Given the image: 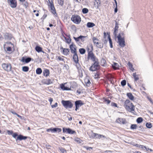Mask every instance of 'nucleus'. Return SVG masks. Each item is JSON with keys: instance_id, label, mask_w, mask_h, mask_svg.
<instances>
[{"instance_id": "nucleus-1", "label": "nucleus", "mask_w": 153, "mask_h": 153, "mask_svg": "<svg viewBox=\"0 0 153 153\" xmlns=\"http://www.w3.org/2000/svg\"><path fill=\"white\" fill-rule=\"evenodd\" d=\"M89 47L91 48L90 51H89V49L88 48V59H91L92 61L94 62L98 61V59L95 56L92 51L93 50V47L92 44L89 45Z\"/></svg>"}, {"instance_id": "nucleus-2", "label": "nucleus", "mask_w": 153, "mask_h": 153, "mask_svg": "<svg viewBox=\"0 0 153 153\" xmlns=\"http://www.w3.org/2000/svg\"><path fill=\"white\" fill-rule=\"evenodd\" d=\"M123 35L124 33L123 32H121L117 36V38L118 39V42L120 46L121 47H123L125 45V39L123 37Z\"/></svg>"}, {"instance_id": "nucleus-3", "label": "nucleus", "mask_w": 153, "mask_h": 153, "mask_svg": "<svg viewBox=\"0 0 153 153\" xmlns=\"http://www.w3.org/2000/svg\"><path fill=\"white\" fill-rule=\"evenodd\" d=\"M124 106L129 111H133L134 110V105L128 100H126L124 102Z\"/></svg>"}, {"instance_id": "nucleus-4", "label": "nucleus", "mask_w": 153, "mask_h": 153, "mask_svg": "<svg viewBox=\"0 0 153 153\" xmlns=\"http://www.w3.org/2000/svg\"><path fill=\"white\" fill-rule=\"evenodd\" d=\"M92 40L94 44L97 47L100 48H102L103 47V44L97 38L95 37H93L92 38Z\"/></svg>"}, {"instance_id": "nucleus-5", "label": "nucleus", "mask_w": 153, "mask_h": 153, "mask_svg": "<svg viewBox=\"0 0 153 153\" xmlns=\"http://www.w3.org/2000/svg\"><path fill=\"white\" fill-rule=\"evenodd\" d=\"M61 102L63 106L66 108H71L73 106V104L69 100H64L62 101Z\"/></svg>"}, {"instance_id": "nucleus-6", "label": "nucleus", "mask_w": 153, "mask_h": 153, "mask_svg": "<svg viewBox=\"0 0 153 153\" xmlns=\"http://www.w3.org/2000/svg\"><path fill=\"white\" fill-rule=\"evenodd\" d=\"M100 65L98 61L94 62V64L90 67V70L92 71H94L100 68Z\"/></svg>"}, {"instance_id": "nucleus-7", "label": "nucleus", "mask_w": 153, "mask_h": 153, "mask_svg": "<svg viewBox=\"0 0 153 153\" xmlns=\"http://www.w3.org/2000/svg\"><path fill=\"white\" fill-rule=\"evenodd\" d=\"M71 20L76 24H79L81 21V19L80 16L77 15H72Z\"/></svg>"}, {"instance_id": "nucleus-8", "label": "nucleus", "mask_w": 153, "mask_h": 153, "mask_svg": "<svg viewBox=\"0 0 153 153\" xmlns=\"http://www.w3.org/2000/svg\"><path fill=\"white\" fill-rule=\"evenodd\" d=\"M7 2L9 5L12 8L16 7L17 3L16 0H7Z\"/></svg>"}, {"instance_id": "nucleus-9", "label": "nucleus", "mask_w": 153, "mask_h": 153, "mask_svg": "<svg viewBox=\"0 0 153 153\" xmlns=\"http://www.w3.org/2000/svg\"><path fill=\"white\" fill-rule=\"evenodd\" d=\"M2 67L5 70L7 71H10L11 68V66L10 64L3 63L2 65Z\"/></svg>"}, {"instance_id": "nucleus-10", "label": "nucleus", "mask_w": 153, "mask_h": 153, "mask_svg": "<svg viewBox=\"0 0 153 153\" xmlns=\"http://www.w3.org/2000/svg\"><path fill=\"white\" fill-rule=\"evenodd\" d=\"M48 6L50 7L51 8V12L54 15L56 14V15H57L56 10L53 3L49 1Z\"/></svg>"}, {"instance_id": "nucleus-11", "label": "nucleus", "mask_w": 153, "mask_h": 153, "mask_svg": "<svg viewBox=\"0 0 153 153\" xmlns=\"http://www.w3.org/2000/svg\"><path fill=\"white\" fill-rule=\"evenodd\" d=\"M63 131L64 133L67 132L69 134H73L76 133L74 131L72 130L70 128H63Z\"/></svg>"}, {"instance_id": "nucleus-12", "label": "nucleus", "mask_w": 153, "mask_h": 153, "mask_svg": "<svg viewBox=\"0 0 153 153\" xmlns=\"http://www.w3.org/2000/svg\"><path fill=\"white\" fill-rule=\"evenodd\" d=\"M70 48L72 53H77L76 47L73 43H72V44L70 45Z\"/></svg>"}, {"instance_id": "nucleus-13", "label": "nucleus", "mask_w": 153, "mask_h": 153, "mask_svg": "<svg viewBox=\"0 0 153 153\" xmlns=\"http://www.w3.org/2000/svg\"><path fill=\"white\" fill-rule=\"evenodd\" d=\"M92 137L94 138L96 137V138L100 139L102 137L106 138V137L100 134L97 133H93L92 135Z\"/></svg>"}, {"instance_id": "nucleus-14", "label": "nucleus", "mask_w": 153, "mask_h": 153, "mask_svg": "<svg viewBox=\"0 0 153 153\" xmlns=\"http://www.w3.org/2000/svg\"><path fill=\"white\" fill-rule=\"evenodd\" d=\"M116 122L119 123H122L123 124H126V121L125 119L118 118L116 120Z\"/></svg>"}, {"instance_id": "nucleus-15", "label": "nucleus", "mask_w": 153, "mask_h": 153, "mask_svg": "<svg viewBox=\"0 0 153 153\" xmlns=\"http://www.w3.org/2000/svg\"><path fill=\"white\" fill-rule=\"evenodd\" d=\"M61 49H63L62 53L64 55L67 56L68 55L69 53L70 52V50L69 49L63 48L62 47H61Z\"/></svg>"}, {"instance_id": "nucleus-16", "label": "nucleus", "mask_w": 153, "mask_h": 153, "mask_svg": "<svg viewBox=\"0 0 153 153\" xmlns=\"http://www.w3.org/2000/svg\"><path fill=\"white\" fill-rule=\"evenodd\" d=\"M73 59L75 63H77L79 61L77 53H73Z\"/></svg>"}, {"instance_id": "nucleus-17", "label": "nucleus", "mask_w": 153, "mask_h": 153, "mask_svg": "<svg viewBox=\"0 0 153 153\" xmlns=\"http://www.w3.org/2000/svg\"><path fill=\"white\" fill-rule=\"evenodd\" d=\"M101 1L100 0H95L94 4L95 7L97 9L100 6Z\"/></svg>"}, {"instance_id": "nucleus-18", "label": "nucleus", "mask_w": 153, "mask_h": 153, "mask_svg": "<svg viewBox=\"0 0 153 153\" xmlns=\"http://www.w3.org/2000/svg\"><path fill=\"white\" fill-rule=\"evenodd\" d=\"M83 104L84 103L81 100H77L75 102V106H77L79 107H81Z\"/></svg>"}, {"instance_id": "nucleus-19", "label": "nucleus", "mask_w": 153, "mask_h": 153, "mask_svg": "<svg viewBox=\"0 0 153 153\" xmlns=\"http://www.w3.org/2000/svg\"><path fill=\"white\" fill-rule=\"evenodd\" d=\"M31 59H32L30 57H27L26 58H25L23 57L22 58V61L23 62H25L26 63H27L31 61Z\"/></svg>"}, {"instance_id": "nucleus-20", "label": "nucleus", "mask_w": 153, "mask_h": 153, "mask_svg": "<svg viewBox=\"0 0 153 153\" xmlns=\"http://www.w3.org/2000/svg\"><path fill=\"white\" fill-rule=\"evenodd\" d=\"M113 63L112 66L114 69L117 70L119 68V66L117 63L115 62H113Z\"/></svg>"}, {"instance_id": "nucleus-21", "label": "nucleus", "mask_w": 153, "mask_h": 153, "mask_svg": "<svg viewBox=\"0 0 153 153\" xmlns=\"http://www.w3.org/2000/svg\"><path fill=\"white\" fill-rule=\"evenodd\" d=\"M43 82L45 84L49 85L53 83V80L51 79H44Z\"/></svg>"}, {"instance_id": "nucleus-22", "label": "nucleus", "mask_w": 153, "mask_h": 153, "mask_svg": "<svg viewBox=\"0 0 153 153\" xmlns=\"http://www.w3.org/2000/svg\"><path fill=\"white\" fill-rule=\"evenodd\" d=\"M27 138V137L24 136L22 135H19L17 137L16 140H25Z\"/></svg>"}, {"instance_id": "nucleus-23", "label": "nucleus", "mask_w": 153, "mask_h": 153, "mask_svg": "<svg viewBox=\"0 0 153 153\" xmlns=\"http://www.w3.org/2000/svg\"><path fill=\"white\" fill-rule=\"evenodd\" d=\"M43 73L44 76H47L49 75L50 72L49 70L45 69L44 70Z\"/></svg>"}, {"instance_id": "nucleus-24", "label": "nucleus", "mask_w": 153, "mask_h": 153, "mask_svg": "<svg viewBox=\"0 0 153 153\" xmlns=\"http://www.w3.org/2000/svg\"><path fill=\"white\" fill-rule=\"evenodd\" d=\"M60 88L64 91L65 90H70V89L67 87H65L64 84H62L60 85Z\"/></svg>"}, {"instance_id": "nucleus-25", "label": "nucleus", "mask_w": 153, "mask_h": 153, "mask_svg": "<svg viewBox=\"0 0 153 153\" xmlns=\"http://www.w3.org/2000/svg\"><path fill=\"white\" fill-rule=\"evenodd\" d=\"M85 83L86 84V85L88 87L90 86L91 84V83L89 79H88L86 78L85 79Z\"/></svg>"}, {"instance_id": "nucleus-26", "label": "nucleus", "mask_w": 153, "mask_h": 153, "mask_svg": "<svg viewBox=\"0 0 153 153\" xmlns=\"http://www.w3.org/2000/svg\"><path fill=\"white\" fill-rule=\"evenodd\" d=\"M127 96L131 100H134V97L131 93H128L127 94Z\"/></svg>"}, {"instance_id": "nucleus-27", "label": "nucleus", "mask_w": 153, "mask_h": 153, "mask_svg": "<svg viewBox=\"0 0 153 153\" xmlns=\"http://www.w3.org/2000/svg\"><path fill=\"white\" fill-rule=\"evenodd\" d=\"M95 26V25L92 22H88L87 24V26L88 28H91Z\"/></svg>"}, {"instance_id": "nucleus-28", "label": "nucleus", "mask_w": 153, "mask_h": 153, "mask_svg": "<svg viewBox=\"0 0 153 153\" xmlns=\"http://www.w3.org/2000/svg\"><path fill=\"white\" fill-rule=\"evenodd\" d=\"M52 132H55L56 131H58V132H60L62 130L61 128H54L53 129Z\"/></svg>"}, {"instance_id": "nucleus-29", "label": "nucleus", "mask_w": 153, "mask_h": 153, "mask_svg": "<svg viewBox=\"0 0 153 153\" xmlns=\"http://www.w3.org/2000/svg\"><path fill=\"white\" fill-rule=\"evenodd\" d=\"M35 50L37 52L39 53L42 51V48L41 47L37 46L35 47Z\"/></svg>"}, {"instance_id": "nucleus-30", "label": "nucleus", "mask_w": 153, "mask_h": 153, "mask_svg": "<svg viewBox=\"0 0 153 153\" xmlns=\"http://www.w3.org/2000/svg\"><path fill=\"white\" fill-rule=\"evenodd\" d=\"M128 65L130 69L131 70L133 71V70H134V69L133 68V65L130 62H128Z\"/></svg>"}, {"instance_id": "nucleus-31", "label": "nucleus", "mask_w": 153, "mask_h": 153, "mask_svg": "<svg viewBox=\"0 0 153 153\" xmlns=\"http://www.w3.org/2000/svg\"><path fill=\"white\" fill-rule=\"evenodd\" d=\"M79 51L80 53L82 54H84L86 51L85 49L83 48L79 49Z\"/></svg>"}, {"instance_id": "nucleus-32", "label": "nucleus", "mask_w": 153, "mask_h": 153, "mask_svg": "<svg viewBox=\"0 0 153 153\" xmlns=\"http://www.w3.org/2000/svg\"><path fill=\"white\" fill-rule=\"evenodd\" d=\"M36 73L37 74H40L42 72V69L40 68H38L36 70Z\"/></svg>"}, {"instance_id": "nucleus-33", "label": "nucleus", "mask_w": 153, "mask_h": 153, "mask_svg": "<svg viewBox=\"0 0 153 153\" xmlns=\"http://www.w3.org/2000/svg\"><path fill=\"white\" fill-rule=\"evenodd\" d=\"M29 67L27 66H23L22 67V70L25 72H27L28 71Z\"/></svg>"}, {"instance_id": "nucleus-34", "label": "nucleus", "mask_w": 153, "mask_h": 153, "mask_svg": "<svg viewBox=\"0 0 153 153\" xmlns=\"http://www.w3.org/2000/svg\"><path fill=\"white\" fill-rule=\"evenodd\" d=\"M65 39L66 40L67 43L69 44L71 42V40L70 38V36H69V37L67 39L66 38H65Z\"/></svg>"}, {"instance_id": "nucleus-35", "label": "nucleus", "mask_w": 153, "mask_h": 153, "mask_svg": "<svg viewBox=\"0 0 153 153\" xmlns=\"http://www.w3.org/2000/svg\"><path fill=\"white\" fill-rule=\"evenodd\" d=\"M88 12V10L87 8H84L82 9V12L84 14L87 13Z\"/></svg>"}, {"instance_id": "nucleus-36", "label": "nucleus", "mask_w": 153, "mask_h": 153, "mask_svg": "<svg viewBox=\"0 0 153 153\" xmlns=\"http://www.w3.org/2000/svg\"><path fill=\"white\" fill-rule=\"evenodd\" d=\"M146 126L147 128H151L152 126V124L150 123H147L146 124Z\"/></svg>"}, {"instance_id": "nucleus-37", "label": "nucleus", "mask_w": 153, "mask_h": 153, "mask_svg": "<svg viewBox=\"0 0 153 153\" xmlns=\"http://www.w3.org/2000/svg\"><path fill=\"white\" fill-rule=\"evenodd\" d=\"M108 38L109 39V42L110 44V47L111 48H113V45H112V41H111V39L110 38L109 36H108Z\"/></svg>"}, {"instance_id": "nucleus-38", "label": "nucleus", "mask_w": 153, "mask_h": 153, "mask_svg": "<svg viewBox=\"0 0 153 153\" xmlns=\"http://www.w3.org/2000/svg\"><path fill=\"white\" fill-rule=\"evenodd\" d=\"M143 119L141 117H138L137 120V122L138 123H140L142 122Z\"/></svg>"}, {"instance_id": "nucleus-39", "label": "nucleus", "mask_w": 153, "mask_h": 153, "mask_svg": "<svg viewBox=\"0 0 153 153\" xmlns=\"http://www.w3.org/2000/svg\"><path fill=\"white\" fill-rule=\"evenodd\" d=\"M137 127V126L136 124H132L131 126V129H136Z\"/></svg>"}, {"instance_id": "nucleus-40", "label": "nucleus", "mask_w": 153, "mask_h": 153, "mask_svg": "<svg viewBox=\"0 0 153 153\" xmlns=\"http://www.w3.org/2000/svg\"><path fill=\"white\" fill-rule=\"evenodd\" d=\"M59 149L62 153H66V150L65 149L62 148H59Z\"/></svg>"}, {"instance_id": "nucleus-41", "label": "nucleus", "mask_w": 153, "mask_h": 153, "mask_svg": "<svg viewBox=\"0 0 153 153\" xmlns=\"http://www.w3.org/2000/svg\"><path fill=\"white\" fill-rule=\"evenodd\" d=\"M58 2L59 4L61 6H63L64 4V0H58Z\"/></svg>"}, {"instance_id": "nucleus-42", "label": "nucleus", "mask_w": 153, "mask_h": 153, "mask_svg": "<svg viewBox=\"0 0 153 153\" xmlns=\"http://www.w3.org/2000/svg\"><path fill=\"white\" fill-rule=\"evenodd\" d=\"M81 36H79L78 37H74V39L75 40V41L76 42H78L80 40V38L81 37Z\"/></svg>"}, {"instance_id": "nucleus-43", "label": "nucleus", "mask_w": 153, "mask_h": 153, "mask_svg": "<svg viewBox=\"0 0 153 153\" xmlns=\"http://www.w3.org/2000/svg\"><path fill=\"white\" fill-rule=\"evenodd\" d=\"M126 81L125 80H123L121 82V85L122 86H124L126 85Z\"/></svg>"}, {"instance_id": "nucleus-44", "label": "nucleus", "mask_w": 153, "mask_h": 153, "mask_svg": "<svg viewBox=\"0 0 153 153\" xmlns=\"http://www.w3.org/2000/svg\"><path fill=\"white\" fill-rule=\"evenodd\" d=\"M80 36H81L80 38V39L82 42H84L85 40V39L86 38V36L81 35Z\"/></svg>"}, {"instance_id": "nucleus-45", "label": "nucleus", "mask_w": 153, "mask_h": 153, "mask_svg": "<svg viewBox=\"0 0 153 153\" xmlns=\"http://www.w3.org/2000/svg\"><path fill=\"white\" fill-rule=\"evenodd\" d=\"M117 32H118V30H114V32L113 34H114V36L115 38L117 37Z\"/></svg>"}, {"instance_id": "nucleus-46", "label": "nucleus", "mask_w": 153, "mask_h": 153, "mask_svg": "<svg viewBox=\"0 0 153 153\" xmlns=\"http://www.w3.org/2000/svg\"><path fill=\"white\" fill-rule=\"evenodd\" d=\"M75 140L78 143H81V140L79 138H76L75 139Z\"/></svg>"}, {"instance_id": "nucleus-47", "label": "nucleus", "mask_w": 153, "mask_h": 153, "mask_svg": "<svg viewBox=\"0 0 153 153\" xmlns=\"http://www.w3.org/2000/svg\"><path fill=\"white\" fill-rule=\"evenodd\" d=\"M144 148L147 151H150L151 152H152L153 151V150L150 149L149 148H146V146H144Z\"/></svg>"}, {"instance_id": "nucleus-48", "label": "nucleus", "mask_w": 153, "mask_h": 153, "mask_svg": "<svg viewBox=\"0 0 153 153\" xmlns=\"http://www.w3.org/2000/svg\"><path fill=\"white\" fill-rule=\"evenodd\" d=\"M58 106V104L57 102L55 103L54 105H51V107L52 108L56 107Z\"/></svg>"}, {"instance_id": "nucleus-49", "label": "nucleus", "mask_w": 153, "mask_h": 153, "mask_svg": "<svg viewBox=\"0 0 153 153\" xmlns=\"http://www.w3.org/2000/svg\"><path fill=\"white\" fill-rule=\"evenodd\" d=\"M7 34V35H5V38L6 39H11V37L10 36L8 35Z\"/></svg>"}, {"instance_id": "nucleus-50", "label": "nucleus", "mask_w": 153, "mask_h": 153, "mask_svg": "<svg viewBox=\"0 0 153 153\" xmlns=\"http://www.w3.org/2000/svg\"><path fill=\"white\" fill-rule=\"evenodd\" d=\"M58 59L59 60L62 61H64V59L62 58L60 56H58Z\"/></svg>"}, {"instance_id": "nucleus-51", "label": "nucleus", "mask_w": 153, "mask_h": 153, "mask_svg": "<svg viewBox=\"0 0 153 153\" xmlns=\"http://www.w3.org/2000/svg\"><path fill=\"white\" fill-rule=\"evenodd\" d=\"M7 50L8 51H11V48L10 47H8L7 48Z\"/></svg>"}, {"instance_id": "nucleus-52", "label": "nucleus", "mask_w": 153, "mask_h": 153, "mask_svg": "<svg viewBox=\"0 0 153 153\" xmlns=\"http://www.w3.org/2000/svg\"><path fill=\"white\" fill-rule=\"evenodd\" d=\"M7 134H11L13 133V131H12L7 130Z\"/></svg>"}, {"instance_id": "nucleus-53", "label": "nucleus", "mask_w": 153, "mask_h": 153, "mask_svg": "<svg viewBox=\"0 0 153 153\" xmlns=\"http://www.w3.org/2000/svg\"><path fill=\"white\" fill-rule=\"evenodd\" d=\"M17 136L18 134L16 133H14L13 135V137L14 138H15Z\"/></svg>"}, {"instance_id": "nucleus-54", "label": "nucleus", "mask_w": 153, "mask_h": 153, "mask_svg": "<svg viewBox=\"0 0 153 153\" xmlns=\"http://www.w3.org/2000/svg\"><path fill=\"white\" fill-rule=\"evenodd\" d=\"M147 98L148 99V100L151 102V103H152V104L153 103L152 99L151 98H150L149 97H147Z\"/></svg>"}, {"instance_id": "nucleus-55", "label": "nucleus", "mask_w": 153, "mask_h": 153, "mask_svg": "<svg viewBox=\"0 0 153 153\" xmlns=\"http://www.w3.org/2000/svg\"><path fill=\"white\" fill-rule=\"evenodd\" d=\"M117 11V4H116V7L114 9V12L116 13Z\"/></svg>"}, {"instance_id": "nucleus-56", "label": "nucleus", "mask_w": 153, "mask_h": 153, "mask_svg": "<svg viewBox=\"0 0 153 153\" xmlns=\"http://www.w3.org/2000/svg\"><path fill=\"white\" fill-rule=\"evenodd\" d=\"M51 147V146L49 145H46V148H47L48 149H50Z\"/></svg>"}, {"instance_id": "nucleus-57", "label": "nucleus", "mask_w": 153, "mask_h": 153, "mask_svg": "<svg viewBox=\"0 0 153 153\" xmlns=\"http://www.w3.org/2000/svg\"><path fill=\"white\" fill-rule=\"evenodd\" d=\"M49 101L50 102V104L51 105L52 102L53 101V99L51 98H50L49 99Z\"/></svg>"}, {"instance_id": "nucleus-58", "label": "nucleus", "mask_w": 153, "mask_h": 153, "mask_svg": "<svg viewBox=\"0 0 153 153\" xmlns=\"http://www.w3.org/2000/svg\"><path fill=\"white\" fill-rule=\"evenodd\" d=\"M105 153H112V151H106L105 152Z\"/></svg>"}, {"instance_id": "nucleus-59", "label": "nucleus", "mask_w": 153, "mask_h": 153, "mask_svg": "<svg viewBox=\"0 0 153 153\" xmlns=\"http://www.w3.org/2000/svg\"><path fill=\"white\" fill-rule=\"evenodd\" d=\"M144 146L143 145H140L139 146V147L141 148L142 149H144Z\"/></svg>"}, {"instance_id": "nucleus-60", "label": "nucleus", "mask_w": 153, "mask_h": 153, "mask_svg": "<svg viewBox=\"0 0 153 153\" xmlns=\"http://www.w3.org/2000/svg\"><path fill=\"white\" fill-rule=\"evenodd\" d=\"M105 101L107 102V104H109L110 102V101L109 100L106 99L105 100Z\"/></svg>"}, {"instance_id": "nucleus-61", "label": "nucleus", "mask_w": 153, "mask_h": 153, "mask_svg": "<svg viewBox=\"0 0 153 153\" xmlns=\"http://www.w3.org/2000/svg\"><path fill=\"white\" fill-rule=\"evenodd\" d=\"M118 28L119 27L118 26H115L114 30H118Z\"/></svg>"}, {"instance_id": "nucleus-62", "label": "nucleus", "mask_w": 153, "mask_h": 153, "mask_svg": "<svg viewBox=\"0 0 153 153\" xmlns=\"http://www.w3.org/2000/svg\"><path fill=\"white\" fill-rule=\"evenodd\" d=\"M52 130L53 129H52V128H50L49 129H48L47 131L48 132H49L50 131H51L52 132Z\"/></svg>"}, {"instance_id": "nucleus-63", "label": "nucleus", "mask_w": 153, "mask_h": 153, "mask_svg": "<svg viewBox=\"0 0 153 153\" xmlns=\"http://www.w3.org/2000/svg\"><path fill=\"white\" fill-rule=\"evenodd\" d=\"M82 91H79L78 90H77V91L76 92L78 94H80L81 93V92H82Z\"/></svg>"}, {"instance_id": "nucleus-64", "label": "nucleus", "mask_w": 153, "mask_h": 153, "mask_svg": "<svg viewBox=\"0 0 153 153\" xmlns=\"http://www.w3.org/2000/svg\"><path fill=\"white\" fill-rule=\"evenodd\" d=\"M76 66L77 67V68H79L80 67V66L79 64L78 63H76Z\"/></svg>"}]
</instances>
